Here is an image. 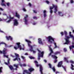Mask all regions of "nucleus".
<instances>
[{
    "mask_svg": "<svg viewBox=\"0 0 74 74\" xmlns=\"http://www.w3.org/2000/svg\"><path fill=\"white\" fill-rule=\"evenodd\" d=\"M10 59H8V64H9L10 63Z\"/></svg>",
    "mask_w": 74,
    "mask_h": 74,
    "instance_id": "e433bc0d",
    "label": "nucleus"
},
{
    "mask_svg": "<svg viewBox=\"0 0 74 74\" xmlns=\"http://www.w3.org/2000/svg\"><path fill=\"white\" fill-rule=\"evenodd\" d=\"M64 52H66V51H67V49H66V48H64Z\"/></svg>",
    "mask_w": 74,
    "mask_h": 74,
    "instance_id": "4c0bfd02",
    "label": "nucleus"
},
{
    "mask_svg": "<svg viewBox=\"0 0 74 74\" xmlns=\"http://www.w3.org/2000/svg\"><path fill=\"white\" fill-rule=\"evenodd\" d=\"M36 24V23H33V25H35Z\"/></svg>",
    "mask_w": 74,
    "mask_h": 74,
    "instance_id": "864d4df0",
    "label": "nucleus"
},
{
    "mask_svg": "<svg viewBox=\"0 0 74 74\" xmlns=\"http://www.w3.org/2000/svg\"><path fill=\"white\" fill-rule=\"evenodd\" d=\"M1 44H5V47H6L7 45H6V43H4V42H1Z\"/></svg>",
    "mask_w": 74,
    "mask_h": 74,
    "instance_id": "7c9ffc66",
    "label": "nucleus"
},
{
    "mask_svg": "<svg viewBox=\"0 0 74 74\" xmlns=\"http://www.w3.org/2000/svg\"><path fill=\"white\" fill-rule=\"evenodd\" d=\"M65 38H66L65 39L66 42L64 43V44H68L70 42L69 40V38H70V37L68 36L67 35H65Z\"/></svg>",
    "mask_w": 74,
    "mask_h": 74,
    "instance_id": "1a4fd4ad",
    "label": "nucleus"
},
{
    "mask_svg": "<svg viewBox=\"0 0 74 74\" xmlns=\"http://www.w3.org/2000/svg\"><path fill=\"white\" fill-rule=\"evenodd\" d=\"M73 33H74V29H73Z\"/></svg>",
    "mask_w": 74,
    "mask_h": 74,
    "instance_id": "774afa93",
    "label": "nucleus"
},
{
    "mask_svg": "<svg viewBox=\"0 0 74 74\" xmlns=\"http://www.w3.org/2000/svg\"><path fill=\"white\" fill-rule=\"evenodd\" d=\"M25 73L27 74H31L30 73H29L28 71L27 70H24L23 72V74H25Z\"/></svg>",
    "mask_w": 74,
    "mask_h": 74,
    "instance_id": "a211bd4d",
    "label": "nucleus"
},
{
    "mask_svg": "<svg viewBox=\"0 0 74 74\" xmlns=\"http://www.w3.org/2000/svg\"><path fill=\"white\" fill-rule=\"evenodd\" d=\"M25 55H28V54L27 53H25Z\"/></svg>",
    "mask_w": 74,
    "mask_h": 74,
    "instance_id": "13d9d810",
    "label": "nucleus"
},
{
    "mask_svg": "<svg viewBox=\"0 0 74 74\" xmlns=\"http://www.w3.org/2000/svg\"><path fill=\"white\" fill-rule=\"evenodd\" d=\"M5 64L7 65H8V63H7L6 62H5Z\"/></svg>",
    "mask_w": 74,
    "mask_h": 74,
    "instance_id": "4d7b16f0",
    "label": "nucleus"
},
{
    "mask_svg": "<svg viewBox=\"0 0 74 74\" xmlns=\"http://www.w3.org/2000/svg\"><path fill=\"white\" fill-rule=\"evenodd\" d=\"M28 70L30 72H32L33 71H34V69L32 68H30V69H28Z\"/></svg>",
    "mask_w": 74,
    "mask_h": 74,
    "instance_id": "5701e85b",
    "label": "nucleus"
},
{
    "mask_svg": "<svg viewBox=\"0 0 74 74\" xmlns=\"http://www.w3.org/2000/svg\"><path fill=\"white\" fill-rule=\"evenodd\" d=\"M52 69L53 70L54 72H55L56 70L55 68V67H52Z\"/></svg>",
    "mask_w": 74,
    "mask_h": 74,
    "instance_id": "cd10ccee",
    "label": "nucleus"
},
{
    "mask_svg": "<svg viewBox=\"0 0 74 74\" xmlns=\"http://www.w3.org/2000/svg\"><path fill=\"white\" fill-rule=\"evenodd\" d=\"M38 43L39 44H42V45H43V43L42 42V40L41 39H40V38L38 39Z\"/></svg>",
    "mask_w": 74,
    "mask_h": 74,
    "instance_id": "aec40b11",
    "label": "nucleus"
},
{
    "mask_svg": "<svg viewBox=\"0 0 74 74\" xmlns=\"http://www.w3.org/2000/svg\"><path fill=\"white\" fill-rule=\"evenodd\" d=\"M1 5L2 6H6L5 4H4L3 3H1Z\"/></svg>",
    "mask_w": 74,
    "mask_h": 74,
    "instance_id": "ea45409f",
    "label": "nucleus"
},
{
    "mask_svg": "<svg viewBox=\"0 0 74 74\" xmlns=\"http://www.w3.org/2000/svg\"><path fill=\"white\" fill-rule=\"evenodd\" d=\"M69 35L72 38H73V35H72L71 32H69Z\"/></svg>",
    "mask_w": 74,
    "mask_h": 74,
    "instance_id": "bb28decb",
    "label": "nucleus"
},
{
    "mask_svg": "<svg viewBox=\"0 0 74 74\" xmlns=\"http://www.w3.org/2000/svg\"><path fill=\"white\" fill-rule=\"evenodd\" d=\"M32 38V36H30V37H29V38Z\"/></svg>",
    "mask_w": 74,
    "mask_h": 74,
    "instance_id": "338daca9",
    "label": "nucleus"
},
{
    "mask_svg": "<svg viewBox=\"0 0 74 74\" xmlns=\"http://www.w3.org/2000/svg\"><path fill=\"white\" fill-rule=\"evenodd\" d=\"M39 53H38V60H40V57H43L44 56V51H42V52H41V51L40 50H38Z\"/></svg>",
    "mask_w": 74,
    "mask_h": 74,
    "instance_id": "423d86ee",
    "label": "nucleus"
},
{
    "mask_svg": "<svg viewBox=\"0 0 74 74\" xmlns=\"http://www.w3.org/2000/svg\"><path fill=\"white\" fill-rule=\"evenodd\" d=\"M25 41L26 42H27L28 46L29 47V48H30V49H29L30 51L31 52L32 51H33V53H36V51L33 50L32 46H31V45L30 44L31 43V41H30V40H27V39H26Z\"/></svg>",
    "mask_w": 74,
    "mask_h": 74,
    "instance_id": "7ed1b4c3",
    "label": "nucleus"
},
{
    "mask_svg": "<svg viewBox=\"0 0 74 74\" xmlns=\"http://www.w3.org/2000/svg\"><path fill=\"white\" fill-rule=\"evenodd\" d=\"M49 50L51 51L49 55V56H50L51 54V53H53V51L52 50V49L51 48V46H49Z\"/></svg>",
    "mask_w": 74,
    "mask_h": 74,
    "instance_id": "4468645a",
    "label": "nucleus"
},
{
    "mask_svg": "<svg viewBox=\"0 0 74 74\" xmlns=\"http://www.w3.org/2000/svg\"><path fill=\"white\" fill-rule=\"evenodd\" d=\"M70 63H71L72 64H74V62L73 60H70Z\"/></svg>",
    "mask_w": 74,
    "mask_h": 74,
    "instance_id": "f704fd0d",
    "label": "nucleus"
},
{
    "mask_svg": "<svg viewBox=\"0 0 74 74\" xmlns=\"http://www.w3.org/2000/svg\"><path fill=\"white\" fill-rule=\"evenodd\" d=\"M69 58L68 57H64V61L66 62L67 63H69V62L68 60Z\"/></svg>",
    "mask_w": 74,
    "mask_h": 74,
    "instance_id": "2eb2a0df",
    "label": "nucleus"
},
{
    "mask_svg": "<svg viewBox=\"0 0 74 74\" xmlns=\"http://www.w3.org/2000/svg\"><path fill=\"white\" fill-rule=\"evenodd\" d=\"M73 37H72V38H73V40H74V36H73Z\"/></svg>",
    "mask_w": 74,
    "mask_h": 74,
    "instance_id": "0e129e2a",
    "label": "nucleus"
},
{
    "mask_svg": "<svg viewBox=\"0 0 74 74\" xmlns=\"http://www.w3.org/2000/svg\"><path fill=\"white\" fill-rule=\"evenodd\" d=\"M13 66H14V67H15L16 68H17V69H18V65H17L16 64H14L13 65Z\"/></svg>",
    "mask_w": 74,
    "mask_h": 74,
    "instance_id": "393cba45",
    "label": "nucleus"
},
{
    "mask_svg": "<svg viewBox=\"0 0 74 74\" xmlns=\"http://www.w3.org/2000/svg\"><path fill=\"white\" fill-rule=\"evenodd\" d=\"M15 56H16V58L13 59V60L14 61H15V60H17V61H18V59L19 60V61H21V58H19V54L18 53H15Z\"/></svg>",
    "mask_w": 74,
    "mask_h": 74,
    "instance_id": "6e6552de",
    "label": "nucleus"
},
{
    "mask_svg": "<svg viewBox=\"0 0 74 74\" xmlns=\"http://www.w3.org/2000/svg\"><path fill=\"white\" fill-rule=\"evenodd\" d=\"M48 65H49V68H50V69H51L52 68L51 64L50 63H49Z\"/></svg>",
    "mask_w": 74,
    "mask_h": 74,
    "instance_id": "c85d7f7f",
    "label": "nucleus"
},
{
    "mask_svg": "<svg viewBox=\"0 0 74 74\" xmlns=\"http://www.w3.org/2000/svg\"><path fill=\"white\" fill-rule=\"evenodd\" d=\"M10 56H12V57H14V55H13L12 54H11Z\"/></svg>",
    "mask_w": 74,
    "mask_h": 74,
    "instance_id": "09e8293b",
    "label": "nucleus"
},
{
    "mask_svg": "<svg viewBox=\"0 0 74 74\" xmlns=\"http://www.w3.org/2000/svg\"><path fill=\"white\" fill-rule=\"evenodd\" d=\"M16 44L18 45V47H16V46H14V48H15L16 50V49H17L18 48H19L20 50H21L22 49H24V48H22L21 47V43L19 42L17 43Z\"/></svg>",
    "mask_w": 74,
    "mask_h": 74,
    "instance_id": "0eeeda50",
    "label": "nucleus"
},
{
    "mask_svg": "<svg viewBox=\"0 0 74 74\" xmlns=\"http://www.w3.org/2000/svg\"><path fill=\"white\" fill-rule=\"evenodd\" d=\"M0 10H1V11H3V9L2 8H0Z\"/></svg>",
    "mask_w": 74,
    "mask_h": 74,
    "instance_id": "bf43d9fd",
    "label": "nucleus"
},
{
    "mask_svg": "<svg viewBox=\"0 0 74 74\" xmlns=\"http://www.w3.org/2000/svg\"><path fill=\"white\" fill-rule=\"evenodd\" d=\"M51 56L52 58H54L56 59L54 61V63H56V62H57V60L56 59H57L58 57H57V56H56L55 55H52Z\"/></svg>",
    "mask_w": 74,
    "mask_h": 74,
    "instance_id": "ddd939ff",
    "label": "nucleus"
},
{
    "mask_svg": "<svg viewBox=\"0 0 74 74\" xmlns=\"http://www.w3.org/2000/svg\"><path fill=\"white\" fill-rule=\"evenodd\" d=\"M62 66L64 70L65 71H66V67H64L63 66Z\"/></svg>",
    "mask_w": 74,
    "mask_h": 74,
    "instance_id": "473e14b6",
    "label": "nucleus"
},
{
    "mask_svg": "<svg viewBox=\"0 0 74 74\" xmlns=\"http://www.w3.org/2000/svg\"><path fill=\"white\" fill-rule=\"evenodd\" d=\"M46 2L47 3V4H49V1H48L47 0H46Z\"/></svg>",
    "mask_w": 74,
    "mask_h": 74,
    "instance_id": "49530a36",
    "label": "nucleus"
},
{
    "mask_svg": "<svg viewBox=\"0 0 74 74\" xmlns=\"http://www.w3.org/2000/svg\"><path fill=\"white\" fill-rule=\"evenodd\" d=\"M9 67L10 69L11 70H13V71H12L13 72H14V70H17V68H16V69H14L13 66H11V65L9 66Z\"/></svg>",
    "mask_w": 74,
    "mask_h": 74,
    "instance_id": "9b49d317",
    "label": "nucleus"
},
{
    "mask_svg": "<svg viewBox=\"0 0 74 74\" xmlns=\"http://www.w3.org/2000/svg\"><path fill=\"white\" fill-rule=\"evenodd\" d=\"M70 2L71 3H74V1L73 0H70Z\"/></svg>",
    "mask_w": 74,
    "mask_h": 74,
    "instance_id": "37998d69",
    "label": "nucleus"
},
{
    "mask_svg": "<svg viewBox=\"0 0 74 74\" xmlns=\"http://www.w3.org/2000/svg\"><path fill=\"white\" fill-rule=\"evenodd\" d=\"M71 47H72V48H74V45H73L71 46Z\"/></svg>",
    "mask_w": 74,
    "mask_h": 74,
    "instance_id": "052dcab7",
    "label": "nucleus"
},
{
    "mask_svg": "<svg viewBox=\"0 0 74 74\" xmlns=\"http://www.w3.org/2000/svg\"><path fill=\"white\" fill-rule=\"evenodd\" d=\"M29 5L30 6V7H31L32 6V4H31L29 3Z\"/></svg>",
    "mask_w": 74,
    "mask_h": 74,
    "instance_id": "de8ad7c7",
    "label": "nucleus"
},
{
    "mask_svg": "<svg viewBox=\"0 0 74 74\" xmlns=\"http://www.w3.org/2000/svg\"><path fill=\"white\" fill-rule=\"evenodd\" d=\"M47 39H48V42L50 44H52L53 43H54V45H55V48H57V46L56 43H55V38H52L51 36H49L46 38Z\"/></svg>",
    "mask_w": 74,
    "mask_h": 74,
    "instance_id": "f257e3e1",
    "label": "nucleus"
},
{
    "mask_svg": "<svg viewBox=\"0 0 74 74\" xmlns=\"http://www.w3.org/2000/svg\"><path fill=\"white\" fill-rule=\"evenodd\" d=\"M3 15H6L7 16V14H6V13H3Z\"/></svg>",
    "mask_w": 74,
    "mask_h": 74,
    "instance_id": "8fccbe9b",
    "label": "nucleus"
},
{
    "mask_svg": "<svg viewBox=\"0 0 74 74\" xmlns=\"http://www.w3.org/2000/svg\"><path fill=\"white\" fill-rule=\"evenodd\" d=\"M60 53V52H55L54 53V54L56 55L57 54H58V53Z\"/></svg>",
    "mask_w": 74,
    "mask_h": 74,
    "instance_id": "c9c22d12",
    "label": "nucleus"
},
{
    "mask_svg": "<svg viewBox=\"0 0 74 74\" xmlns=\"http://www.w3.org/2000/svg\"><path fill=\"white\" fill-rule=\"evenodd\" d=\"M46 12H47L46 10H44L43 11V12L44 13V17H46Z\"/></svg>",
    "mask_w": 74,
    "mask_h": 74,
    "instance_id": "b1692460",
    "label": "nucleus"
},
{
    "mask_svg": "<svg viewBox=\"0 0 74 74\" xmlns=\"http://www.w3.org/2000/svg\"><path fill=\"white\" fill-rule=\"evenodd\" d=\"M62 63H63V62L62 61H60V62H59V63L58 64V67H61Z\"/></svg>",
    "mask_w": 74,
    "mask_h": 74,
    "instance_id": "f3484780",
    "label": "nucleus"
},
{
    "mask_svg": "<svg viewBox=\"0 0 74 74\" xmlns=\"http://www.w3.org/2000/svg\"><path fill=\"white\" fill-rule=\"evenodd\" d=\"M58 73H59V72L57 71L56 72V74H58Z\"/></svg>",
    "mask_w": 74,
    "mask_h": 74,
    "instance_id": "680f3d73",
    "label": "nucleus"
},
{
    "mask_svg": "<svg viewBox=\"0 0 74 74\" xmlns=\"http://www.w3.org/2000/svg\"><path fill=\"white\" fill-rule=\"evenodd\" d=\"M14 21V25L16 26H17L18 25V22L17 20L16 19H14L13 20Z\"/></svg>",
    "mask_w": 74,
    "mask_h": 74,
    "instance_id": "9d476101",
    "label": "nucleus"
},
{
    "mask_svg": "<svg viewBox=\"0 0 74 74\" xmlns=\"http://www.w3.org/2000/svg\"><path fill=\"white\" fill-rule=\"evenodd\" d=\"M6 4L8 6H9L10 3H6Z\"/></svg>",
    "mask_w": 74,
    "mask_h": 74,
    "instance_id": "c03bdc74",
    "label": "nucleus"
},
{
    "mask_svg": "<svg viewBox=\"0 0 74 74\" xmlns=\"http://www.w3.org/2000/svg\"><path fill=\"white\" fill-rule=\"evenodd\" d=\"M72 47H71V46L69 48H70V49H71L72 48Z\"/></svg>",
    "mask_w": 74,
    "mask_h": 74,
    "instance_id": "e2e57ef3",
    "label": "nucleus"
},
{
    "mask_svg": "<svg viewBox=\"0 0 74 74\" xmlns=\"http://www.w3.org/2000/svg\"><path fill=\"white\" fill-rule=\"evenodd\" d=\"M29 58L30 59H35L34 57H33V56H29Z\"/></svg>",
    "mask_w": 74,
    "mask_h": 74,
    "instance_id": "c756f323",
    "label": "nucleus"
},
{
    "mask_svg": "<svg viewBox=\"0 0 74 74\" xmlns=\"http://www.w3.org/2000/svg\"><path fill=\"white\" fill-rule=\"evenodd\" d=\"M72 45H74V42H73Z\"/></svg>",
    "mask_w": 74,
    "mask_h": 74,
    "instance_id": "69168bd1",
    "label": "nucleus"
},
{
    "mask_svg": "<svg viewBox=\"0 0 74 74\" xmlns=\"http://www.w3.org/2000/svg\"><path fill=\"white\" fill-rule=\"evenodd\" d=\"M23 66H26V64H23Z\"/></svg>",
    "mask_w": 74,
    "mask_h": 74,
    "instance_id": "3c124183",
    "label": "nucleus"
},
{
    "mask_svg": "<svg viewBox=\"0 0 74 74\" xmlns=\"http://www.w3.org/2000/svg\"><path fill=\"white\" fill-rule=\"evenodd\" d=\"M21 58H22L23 59H25V57H24L23 56H21Z\"/></svg>",
    "mask_w": 74,
    "mask_h": 74,
    "instance_id": "a19ab883",
    "label": "nucleus"
},
{
    "mask_svg": "<svg viewBox=\"0 0 74 74\" xmlns=\"http://www.w3.org/2000/svg\"><path fill=\"white\" fill-rule=\"evenodd\" d=\"M28 17V15L26 14V16H25L24 17V19L25 20V24H27V21L28 20L27 19V18Z\"/></svg>",
    "mask_w": 74,
    "mask_h": 74,
    "instance_id": "f8f14e48",
    "label": "nucleus"
},
{
    "mask_svg": "<svg viewBox=\"0 0 74 74\" xmlns=\"http://www.w3.org/2000/svg\"><path fill=\"white\" fill-rule=\"evenodd\" d=\"M34 62L35 64L36 67H38V66H40V72L41 74H43V73L42 71L43 70V67L42 66V65H41V64H39V65H38V62L36 60H35V61H34Z\"/></svg>",
    "mask_w": 74,
    "mask_h": 74,
    "instance_id": "f03ea898",
    "label": "nucleus"
},
{
    "mask_svg": "<svg viewBox=\"0 0 74 74\" xmlns=\"http://www.w3.org/2000/svg\"><path fill=\"white\" fill-rule=\"evenodd\" d=\"M55 8L54 12L55 13L57 12L58 10V7L57 5H54V4H53V7H50V12L51 13H52L53 12V9Z\"/></svg>",
    "mask_w": 74,
    "mask_h": 74,
    "instance_id": "20e7f679",
    "label": "nucleus"
},
{
    "mask_svg": "<svg viewBox=\"0 0 74 74\" xmlns=\"http://www.w3.org/2000/svg\"><path fill=\"white\" fill-rule=\"evenodd\" d=\"M10 19L9 20H8L7 21H6L7 23H10L11 21V19H13L14 18V17H11L10 16Z\"/></svg>",
    "mask_w": 74,
    "mask_h": 74,
    "instance_id": "412c9836",
    "label": "nucleus"
},
{
    "mask_svg": "<svg viewBox=\"0 0 74 74\" xmlns=\"http://www.w3.org/2000/svg\"><path fill=\"white\" fill-rule=\"evenodd\" d=\"M44 61L45 63H47V60H44Z\"/></svg>",
    "mask_w": 74,
    "mask_h": 74,
    "instance_id": "603ef678",
    "label": "nucleus"
},
{
    "mask_svg": "<svg viewBox=\"0 0 74 74\" xmlns=\"http://www.w3.org/2000/svg\"><path fill=\"white\" fill-rule=\"evenodd\" d=\"M60 34H61L62 36H63V35H64V34L63 32H61L60 33Z\"/></svg>",
    "mask_w": 74,
    "mask_h": 74,
    "instance_id": "58836bf2",
    "label": "nucleus"
},
{
    "mask_svg": "<svg viewBox=\"0 0 74 74\" xmlns=\"http://www.w3.org/2000/svg\"><path fill=\"white\" fill-rule=\"evenodd\" d=\"M14 16L15 17H18V18H20V16L18 14L17 12H16L15 13Z\"/></svg>",
    "mask_w": 74,
    "mask_h": 74,
    "instance_id": "6ab92c4d",
    "label": "nucleus"
},
{
    "mask_svg": "<svg viewBox=\"0 0 74 74\" xmlns=\"http://www.w3.org/2000/svg\"><path fill=\"white\" fill-rule=\"evenodd\" d=\"M5 2L4 0H2V3H4Z\"/></svg>",
    "mask_w": 74,
    "mask_h": 74,
    "instance_id": "5fc2aeb1",
    "label": "nucleus"
},
{
    "mask_svg": "<svg viewBox=\"0 0 74 74\" xmlns=\"http://www.w3.org/2000/svg\"><path fill=\"white\" fill-rule=\"evenodd\" d=\"M7 48H4L2 51H0V53H3V54L4 56L6 57L7 58H8V55H5V54L7 53V52H6V51H7Z\"/></svg>",
    "mask_w": 74,
    "mask_h": 74,
    "instance_id": "39448f33",
    "label": "nucleus"
},
{
    "mask_svg": "<svg viewBox=\"0 0 74 74\" xmlns=\"http://www.w3.org/2000/svg\"><path fill=\"white\" fill-rule=\"evenodd\" d=\"M58 14L60 16H63L64 14L61 12H58Z\"/></svg>",
    "mask_w": 74,
    "mask_h": 74,
    "instance_id": "4be33fe9",
    "label": "nucleus"
},
{
    "mask_svg": "<svg viewBox=\"0 0 74 74\" xmlns=\"http://www.w3.org/2000/svg\"><path fill=\"white\" fill-rule=\"evenodd\" d=\"M71 69L72 70H74V69L73 68L74 67V66L73 64H71Z\"/></svg>",
    "mask_w": 74,
    "mask_h": 74,
    "instance_id": "a878e982",
    "label": "nucleus"
},
{
    "mask_svg": "<svg viewBox=\"0 0 74 74\" xmlns=\"http://www.w3.org/2000/svg\"><path fill=\"white\" fill-rule=\"evenodd\" d=\"M64 33L65 35V37H66V35L67 36V33L66 31H65L64 32Z\"/></svg>",
    "mask_w": 74,
    "mask_h": 74,
    "instance_id": "72a5a7b5",
    "label": "nucleus"
},
{
    "mask_svg": "<svg viewBox=\"0 0 74 74\" xmlns=\"http://www.w3.org/2000/svg\"><path fill=\"white\" fill-rule=\"evenodd\" d=\"M23 10L24 11H25V12H26V11H27V10L26 9H25V8H23Z\"/></svg>",
    "mask_w": 74,
    "mask_h": 74,
    "instance_id": "79ce46f5",
    "label": "nucleus"
},
{
    "mask_svg": "<svg viewBox=\"0 0 74 74\" xmlns=\"http://www.w3.org/2000/svg\"><path fill=\"white\" fill-rule=\"evenodd\" d=\"M3 68L2 67H0V73H2V69H3Z\"/></svg>",
    "mask_w": 74,
    "mask_h": 74,
    "instance_id": "2f4dec72",
    "label": "nucleus"
},
{
    "mask_svg": "<svg viewBox=\"0 0 74 74\" xmlns=\"http://www.w3.org/2000/svg\"><path fill=\"white\" fill-rule=\"evenodd\" d=\"M34 13H37L36 11V10H34Z\"/></svg>",
    "mask_w": 74,
    "mask_h": 74,
    "instance_id": "6e6d98bb",
    "label": "nucleus"
},
{
    "mask_svg": "<svg viewBox=\"0 0 74 74\" xmlns=\"http://www.w3.org/2000/svg\"><path fill=\"white\" fill-rule=\"evenodd\" d=\"M33 18L34 19H36V20H37V17H36V16H34L33 17Z\"/></svg>",
    "mask_w": 74,
    "mask_h": 74,
    "instance_id": "a18cd8bd",
    "label": "nucleus"
},
{
    "mask_svg": "<svg viewBox=\"0 0 74 74\" xmlns=\"http://www.w3.org/2000/svg\"><path fill=\"white\" fill-rule=\"evenodd\" d=\"M6 38L7 39V40H9L10 39V40H12L13 39L12 38L11 36H6Z\"/></svg>",
    "mask_w": 74,
    "mask_h": 74,
    "instance_id": "dca6fc26",
    "label": "nucleus"
}]
</instances>
